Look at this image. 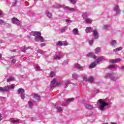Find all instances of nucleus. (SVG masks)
Segmentation results:
<instances>
[{"label":"nucleus","mask_w":124,"mask_h":124,"mask_svg":"<svg viewBox=\"0 0 124 124\" xmlns=\"http://www.w3.org/2000/svg\"><path fill=\"white\" fill-rule=\"evenodd\" d=\"M31 35L35 36L34 41L36 42H43L44 41V39L41 36V33L38 31H32L31 32Z\"/></svg>","instance_id":"f257e3e1"},{"label":"nucleus","mask_w":124,"mask_h":124,"mask_svg":"<svg viewBox=\"0 0 124 124\" xmlns=\"http://www.w3.org/2000/svg\"><path fill=\"white\" fill-rule=\"evenodd\" d=\"M98 101L100 104L99 107V109L101 111H104L105 110V107L109 105V103H106L104 100L99 99Z\"/></svg>","instance_id":"f03ea898"},{"label":"nucleus","mask_w":124,"mask_h":124,"mask_svg":"<svg viewBox=\"0 0 124 124\" xmlns=\"http://www.w3.org/2000/svg\"><path fill=\"white\" fill-rule=\"evenodd\" d=\"M14 88H15V84L8 85L3 88L0 87V92H1V93H6V92H8V91L12 90V89H14Z\"/></svg>","instance_id":"7ed1b4c3"},{"label":"nucleus","mask_w":124,"mask_h":124,"mask_svg":"<svg viewBox=\"0 0 124 124\" xmlns=\"http://www.w3.org/2000/svg\"><path fill=\"white\" fill-rule=\"evenodd\" d=\"M61 85V82H57L56 81V78H54L51 82L50 87L51 88H55L56 86H60Z\"/></svg>","instance_id":"20e7f679"},{"label":"nucleus","mask_w":124,"mask_h":124,"mask_svg":"<svg viewBox=\"0 0 124 124\" xmlns=\"http://www.w3.org/2000/svg\"><path fill=\"white\" fill-rule=\"evenodd\" d=\"M108 77L110 78V80H112V81H116V80H118V78H116L115 75H114V74H111V73L107 74L105 76V78H108Z\"/></svg>","instance_id":"39448f33"},{"label":"nucleus","mask_w":124,"mask_h":124,"mask_svg":"<svg viewBox=\"0 0 124 124\" xmlns=\"http://www.w3.org/2000/svg\"><path fill=\"white\" fill-rule=\"evenodd\" d=\"M93 39H98L99 37V35L98 34V32L97 31V30L94 29L93 31Z\"/></svg>","instance_id":"423d86ee"},{"label":"nucleus","mask_w":124,"mask_h":124,"mask_svg":"<svg viewBox=\"0 0 124 124\" xmlns=\"http://www.w3.org/2000/svg\"><path fill=\"white\" fill-rule=\"evenodd\" d=\"M12 20L13 21V24H15V25H17V26H21L20 20H18L17 18H13L12 19Z\"/></svg>","instance_id":"0eeeda50"},{"label":"nucleus","mask_w":124,"mask_h":124,"mask_svg":"<svg viewBox=\"0 0 124 124\" xmlns=\"http://www.w3.org/2000/svg\"><path fill=\"white\" fill-rule=\"evenodd\" d=\"M113 11L114 12H115L116 15H119L120 14V12H121L119 6H115L114 8Z\"/></svg>","instance_id":"6e6552de"},{"label":"nucleus","mask_w":124,"mask_h":124,"mask_svg":"<svg viewBox=\"0 0 124 124\" xmlns=\"http://www.w3.org/2000/svg\"><path fill=\"white\" fill-rule=\"evenodd\" d=\"M74 100V98H71L67 99L65 103H63L62 104V106H67L68 104H69V102H71V101H73Z\"/></svg>","instance_id":"1a4fd4ad"},{"label":"nucleus","mask_w":124,"mask_h":124,"mask_svg":"<svg viewBox=\"0 0 124 124\" xmlns=\"http://www.w3.org/2000/svg\"><path fill=\"white\" fill-rule=\"evenodd\" d=\"M74 67L75 68H77V69H78L80 71L83 70V66H81L80 64H79L78 63L75 64Z\"/></svg>","instance_id":"9d476101"},{"label":"nucleus","mask_w":124,"mask_h":124,"mask_svg":"<svg viewBox=\"0 0 124 124\" xmlns=\"http://www.w3.org/2000/svg\"><path fill=\"white\" fill-rule=\"evenodd\" d=\"M87 57H88L89 58H93V59H94V60H96V56L93 53H89L87 54Z\"/></svg>","instance_id":"9b49d317"},{"label":"nucleus","mask_w":124,"mask_h":124,"mask_svg":"<svg viewBox=\"0 0 124 124\" xmlns=\"http://www.w3.org/2000/svg\"><path fill=\"white\" fill-rule=\"evenodd\" d=\"M93 28L91 27H87L86 28V29L85 30V32L86 33H89V32H93Z\"/></svg>","instance_id":"f8f14e48"},{"label":"nucleus","mask_w":124,"mask_h":124,"mask_svg":"<svg viewBox=\"0 0 124 124\" xmlns=\"http://www.w3.org/2000/svg\"><path fill=\"white\" fill-rule=\"evenodd\" d=\"M17 93H18V94H22L23 93H25V90L20 88L18 89V90H17Z\"/></svg>","instance_id":"ddd939ff"},{"label":"nucleus","mask_w":124,"mask_h":124,"mask_svg":"<svg viewBox=\"0 0 124 124\" xmlns=\"http://www.w3.org/2000/svg\"><path fill=\"white\" fill-rule=\"evenodd\" d=\"M121 59H117L114 60H112L109 61L110 63H116V62H121Z\"/></svg>","instance_id":"4468645a"},{"label":"nucleus","mask_w":124,"mask_h":124,"mask_svg":"<svg viewBox=\"0 0 124 124\" xmlns=\"http://www.w3.org/2000/svg\"><path fill=\"white\" fill-rule=\"evenodd\" d=\"M88 17H89V15L88 14V13H84L82 14V18L84 19V20H85L86 19H87Z\"/></svg>","instance_id":"2eb2a0df"},{"label":"nucleus","mask_w":124,"mask_h":124,"mask_svg":"<svg viewBox=\"0 0 124 124\" xmlns=\"http://www.w3.org/2000/svg\"><path fill=\"white\" fill-rule=\"evenodd\" d=\"M85 108H86V109H90V110H93V106L86 104L85 105Z\"/></svg>","instance_id":"dca6fc26"},{"label":"nucleus","mask_w":124,"mask_h":124,"mask_svg":"<svg viewBox=\"0 0 124 124\" xmlns=\"http://www.w3.org/2000/svg\"><path fill=\"white\" fill-rule=\"evenodd\" d=\"M104 60V58L102 57H100L98 58L96 60V63H99L101 61H103Z\"/></svg>","instance_id":"f3484780"},{"label":"nucleus","mask_w":124,"mask_h":124,"mask_svg":"<svg viewBox=\"0 0 124 124\" xmlns=\"http://www.w3.org/2000/svg\"><path fill=\"white\" fill-rule=\"evenodd\" d=\"M96 66V62H93L89 66L90 68H94Z\"/></svg>","instance_id":"a211bd4d"},{"label":"nucleus","mask_w":124,"mask_h":124,"mask_svg":"<svg viewBox=\"0 0 124 124\" xmlns=\"http://www.w3.org/2000/svg\"><path fill=\"white\" fill-rule=\"evenodd\" d=\"M46 14L48 18H52V14L51 13L49 12V11H46Z\"/></svg>","instance_id":"6ab92c4d"},{"label":"nucleus","mask_w":124,"mask_h":124,"mask_svg":"<svg viewBox=\"0 0 124 124\" xmlns=\"http://www.w3.org/2000/svg\"><path fill=\"white\" fill-rule=\"evenodd\" d=\"M84 21L86 23H88V24H92V22H93L92 18H86Z\"/></svg>","instance_id":"aec40b11"},{"label":"nucleus","mask_w":124,"mask_h":124,"mask_svg":"<svg viewBox=\"0 0 124 124\" xmlns=\"http://www.w3.org/2000/svg\"><path fill=\"white\" fill-rule=\"evenodd\" d=\"M15 79V78H14V77H10L7 79V82H8V83H10V82L14 81Z\"/></svg>","instance_id":"412c9836"},{"label":"nucleus","mask_w":124,"mask_h":124,"mask_svg":"<svg viewBox=\"0 0 124 124\" xmlns=\"http://www.w3.org/2000/svg\"><path fill=\"white\" fill-rule=\"evenodd\" d=\"M33 97L35 99H37V100H40V96L37 94H35Z\"/></svg>","instance_id":"4be33fe9"},{"label":"nucleus","mask_w":124,"mask_h":124,"mask_svg":"<svg viewBox=\"0 0 124 124\" xmlns=\"http://www.w3.org/2000/svg\"><path fill=\"white\" fill-rule=\"evenodd\" d=\"M65 9H68V11H75V9L72 8H70L68 6H65Z\"/></svg>","instance_id":"5701e85b"},{"label":"nucleus","mask_w":124,"mask_h":124,"mask_svg":"<svg viewBox=\"0 0 124 124\" xmlns=\"http://www.w3.org/2000/svg\"><path fill=\"white\" fill-rule=\"evenodd\" d=\"M21 122V120L18 119L17 120H13L12 121V124H19Z\"/></svg>","instance_id":"b1692460"},{"label":"nucleus","mask_w":124,"mask_h":124,"mask_svg":"<svg viewBox=\"0 0 124 124\" xmlns=\"http://www.w3.org/2000/svg\"><path fill=\"white\" fill-rule=\"evenodd\" d=\"M63 58L62 55H57L54 58V60H60Z\"/></svg>","instance_id":"393cba45"},{"label":"nucleus","mask_w":124,"mask_h":124,"mask_svg":"<svg viewBox=\"0 0 124 124\" xmlns=\"http://www.w3.org/2000/svg\"><path fill=\"white\" fill-rule=\"evenodd\" d=\"M122 50H123V47H118L116 49H113V52H118L119 51H121Z\"/></svg>","instance_id":"a878e982"},{"label":"nucleus","mask_w":124,"mask_h":124,"mask_svg":"<svg viewBox=\"0 0 124 124\" xmlns=\"http://www.w3.org/2000/svg\"><path fill=\"white\" fill-rule=\"evenodd\" d=\"M28 106H29V108L31 109V108H32V106H33V104L32 103V102L29 101Z\"/></svg>","instance_id":"bb28decb"},{"label":"nucleus","mask_w":124,"mask_h":124,"mask_svg":"<svg viewBox=\"0 0 124 124\" xmlns=\"http://www.w3.org/2000/svg\"><path fill=\"white\" fill-rule=\"evenodd\" d=\"M110 44L111 46H115V45L117 44V42L116 41V40H112L110 42Z\"/></svg>","instance_id":"cd10ccee"},{"label":"nucleus","mask_w":124,"mask_h":124,"mask_svg":"<svg viewBox=\"0 0 124 124\" xmlns=\"http://www.w3.org/2000/svg\"><path fill=\"white\" fill-rule=\"evenodd\" d=\"M54 8H61V7H62V5L57 4L54 5Z\"/></svg>","instance_id":"c85d7f7f"},{"label":"nucleus","mask_w":124,"mask_h":124,"mask_svg":"<svg viewBox=\"0 0 124 124\" xmlns=\"http://www.w3.org/2000/svg\"><path fill=\"white\" fill-rule=\"evenodd\" d=\"M68 63V60H66L63 61V62L62 63V65L64 66L65 65H66Z\"/></svg>","instance_id":"c756f323"},{"label":"nucleus","mask_w":124,"mask_h":124,"mask_svg":"<svg viewBox=\"0 0 124 124\" xmlns=\"http://www.w3.org/2000/svg\"><path fill=\"white\" fill-rule=\"evenodd\" d=\"M78 29L77 28L74 29L73 30V32L74 34H77L78 33Z\"/></svg>","instance_id":"7c9ffc66"},{"label":"nucleus","mask_w":124,"mask_h":124,"mask_svg":"<svg viewBox=\"0 0 124 124\" xmlns=\"http://www.w3.org/2000/svg\"><path fill=\"white\" fill-rule=\"evenodd\" d=\"M62 107H58L57 108V112H58V113H60L61 112H62Z\"/></svg>","instance_id":"2f4dec72"},{"label":"nucleus","mask_w":124,"mask_h":124,"mask_svg":"<svg viewBox=\"0 0 124 124\" xmlns=\"http://www.w3.org/2000/svg\"><path fill=\"white\" fill-rule=\"evenodd\" d=\"M72 77L75 79H77V78H78V74H77V73H74L72 75Z\"/></svg>","instance_id":"473e14b6"},{"label":"nucleus","mask_w":124,"mask_h":124,"mask_svg":"<svg viewBox=\"0 0 124 124\" xmlns=\"http://www.w3.org/2000/svg\"><path fill=\"white\" fill-rule=\"evenodd\" d=\"M94 79H93V78L92 77H90L89 78H88V82H93L94 81Z\"/></svg>","instance_id":"72a5a7b5"},{"label":"nucleus","mask_w":124,"mask_h":124,"mask_svg":"<svg viewBox=\"0 0 124 124\" xmlns=\"http://www.w3.org/2000/svg\"><path fill=\"white\" fill-rule=\"evenodd\" d=\"M15 62H16V58H15V57H14L12 58V64H14L15 63Z\"/></svg>","instance_id":"f704fd0d"},{"label":"nucleus","mask_w":124,"mask_h":124,"mask_svg":"<svg viewBox=\"0 0 124 124\" xmlns=\"http://www.w3.org/2000/svg\"><path fill=\"white\" fill-rule=\"evenodd\" d=\"M57 46H62V41H59L57 42V44H56Z\"/></svg>","instance_id":"c9c22d12"},{"label":"nucleus","mask_w":124,"mask_h":124,"mask_svg":"<svg viewBox=\"0 0 124 124\" xmlns=\"http://www.w3.org/2000/svg\"><path fill=\"white\" fill-rule=\"evenodd\" d=\"M70 1L72 4H76V2H77L76 0H70Z\"/></svg>","instance_id":"e433bc0d"},{"label":"nucleus","mask_w":124,"mask_h":124,"mask_svg":"<svg viewBox=\"0 0 124 124\" xmlns=\"http://www.w3.org/2000/svg\"><path fill=\"white\" fill-rule=\"evenodd\" d=\"M35 69L36 71H39V70H40V66H39V65H37L35 67Z\"/></svg>","instance_id":"4c0bfd02"},{"label":"nucleus","mask_w":124,"mask_h":124,"mask_svg":"<svg viewBox=\"0 0 124 124\" xmlns=\"http://www.w3.org/2000/svg\"><path fill=\"white\" fill-rule=\"evenodd\" d=\"M69 84H70V81H67V82H66V83H65L64 84V88H66L67 87H68V85H69Z\"/></svg>","instance_id":"58836bf2"},{"label":"nucleus","mask_w":124,"mask_h":124,"mask_svg":"<svg viewBox=\"0 0 124 124\" xmlns=\"http://www.w3.org/2000/svg\"><path fill=\"white\" fill-rule=\"evenodd\" d=\"M50 77H51V78H53V77H55V72H51L50 73V75H49Z\"/></svg>","instance_id":"ea45409f"},{"label":"nucleus","mask_w":124,"mask_h":124,"mask_svg":"<svg viewBox=\"0 0 124 124\" xmlns=\"http://www.w3.org/2000/svg\"><path fill=\"white\" fill-rule=\"evenodd\" d=\"M108 68H110L111 69H115L116 67H115V65H110L108 66Z\"/></svg>","instance_id":"a19ab883"},{"label":"nucleus","mask_w":124,"mask_h":124,"mask_svg":"<svg viewBox=\"0 0 124 124\" xmlns=\"http://www.w3.org/2000/svg\"><path fill=\"white\" fill-rule=\"evenodd\" d=\"M95 53L96 54H97L98 53H100V48L99 47H97L96 49H95Z\"/></svg>","instance_id":"79ce46f5"},{"label":"nucleus","mask_w":124,"mask_h":124,"mask_svg":"<svg viewBox=\"0 0 124 124\" xmlns=\"http://www.w3.org/2000/svg\"><path fill=\"white\" fill-rule=\"evenodd\" d=\"M88 80V78H87V76H84L83 78V80L84 81V82H87Z\"/></svg>","instance_id":"37998d69"},{"label":"nucleus","mask_w":124,"mask_h":124,"mask_svg":"<svg viewBox=\"0 0 124 124\" xmlns=\"http://www.w3.org/2000/svg\"><path fill=\"white\" fill-rule=\"evenodd\" d=\"M20 97L21 99H25V93L21 94Z\"/></svg>","instance_id":"c03bdc74"},{"label":"nucleus","mask_w":124,"mask_h":124,"mask_svg":"<svg viewBox=\"0 0 124 124\" xmlns=\"http://www.w3.org/2000/svg\"><path fill=\"white\" fill-rule=\"evenodd\" d=\"M28 49H29V48H28L27 47H24L22 49V52H24L25 53V52H26V51H27V50H28Z\"/></svg>","instance_id":"a18cd8bd"},{"label":"nucleus","mask_w":124,"mask_h":124,"mask_svg":"<svg viewBox=\"0 0 124 124\" xmlns=\"http://www.w3.org/2000/svg\"><path fill=\"white\" fill-rule=\"evenodd\" d=\"M67 45H68L67 42H64L62 43V46H67Z\"/></svg>","instance_id":"49530a36"},{"label":"nucleus","mask_w":124,"mask_h":124,"mask_svg":"<svg viewBox=\"0 0 124 124\" xmlns=\"http://www.w3.org/2000/svg\"><path fill=\"white\" fill-rule=\"evenodd\" d=\"M65 27H63L62 28L61 32H64L65 31Z\"/></svg>","instance_id":"de8ad7c7"},{"label":"nucleus","mask_w":124,"mask_h":124,"mask_svg":"<svg viewBox=\"0 0 124 124\" xmlns=\"http://www.w3.org/2000/svg\"><path fill=\"white\" fill-rule=\"evenodd\" d=\"M109 28V26L108 25H105L103 27V29L104 30H107V29H108Z\"/></svg>","instance_id":"09e8293b"},{"label":"nucleus","mask_w":124,"mask_h":124,"mask_svg":"<svg viewBox=\"0 0 124 124\" xmlns=\"http://www.w3.org/2000/svg\"><path fill=\"white\" fill-rule=\"evenodd\" d=\"M38 53H39L40 54H44V51L41 50H39L37 51Z\"/></svg>","instance_id":"8fccbe9b"},{"label":"nucleus","mask_w":124,"mask_h":124,"mask_svg":"<svg viewBox=\"0 0 124 124\" xmlns=\"http://www.w3.org/2000/svg\"><path fill=\"white\" fill-rule=\"evenodd\" d=\"M65 22L66 23H71L72 21L70 19H66Z\"/></svg>","instance_id":"3c124183"},{"label":"nucleus","mask_w":124,"mask_h":124,"mask_svg":"<svg viewBox=\"0 0 124 124\" xmlns=\"http://www.w3.org/2000/svg\"><path fill=\"white\" fill-rule=\"evenodd\" d=\"M93 40H90L89 41L90 45H93Z\"/></svg>","instance_id":"603ef678"},{"label":"nucleus","mask_w":124,"mask_h":124,"mask_svg":"<svg viewBox=\"0 0 124 124\" xmlns=\"http://www.w3.org/2000/svg\"><path fill=\"white\" fill-rule=\"evenodd\" d=\"M2 14H3V13L1 10L0 9V17H2Z\"/></svg>","instance_id":"864d4df0"},{"label":"nucleus","mask_w":124,"mask_h":124,"mask_svg":"<svg viewBox=\"0 0 124 124\" xmlns=\"http://www.w3.org/2000/svg\"><path fill=\"white\" fill-rule=\"evenodd\" d=\"M16 4H17V1H16L15 2L13 3V6H15L16 5Z\"/></svg>","instance_id":"5fc2aeb1"},{"label":"nucleus","mask_w":124,"mask_h":124,"mask_svg":"<svg viewBox=\"0 0 124 124\" xmlns=\"http://www.w3.org/2000/svg\"><path fill=\"white\" fill-rule=\"evenodd\" d=\"M3 23H4V21H3L2 20H0V24L1 25Z\"/></svg>","instance_id":"6e6d98bb"},{"label":"nucleus","mask_w":124,"mask_h":124,"mask_svg":"<svg viewBox=\"0 0 124 124\" xmlns=\"http://www.w3.org/2000/svg\"><path fill=\"white\" fill-rule=\"evenodd\" d=\"M119 69L124 70V65L123 66L119 67Z\"/></svg>","instance_id":"4d7b16f0"},{"label":"nucleus","mask_w":124,"mask_h":124,"mask_svg":"<svg viewBox=\"0 0 124 124\" xmlns=\"http://www.w3.org/2000/svg\"><path fill=\"white\" fill-rule=\"evenodd\" d=\"M0 121H2V116L1 113H0Z\"/></svg>","instance_id":"13d9d810"},{"label":"nucleus","mask_w":124,"mask_h":124,"mask_svg":"<svg viewBox=\"0 0 124 124\" xmlns=\"http://www.w3.org/2000/svg\"><path fill=\"white\" fill-rule=\"evenodd\" d=\"M31 122H33V121H35V118L32 117L31 118Z\"/></svg>","instance_id":"bf43d9fd"},{"label":"nucleus","mask_w":124,"mask_h":124,"mask_svg":"<svg viewBox=\"0 0 124 124\" xmlns=\"http://www.w3.org/2000/svg\"><path fill=\"white\" fill-rule=\"evenodd\" d=\"M45 45H46L45 44L43 43L41 44V46L42 47H44V46H45Z\"/></svg>","instance_id":"052dcab7"},{"label":"nucleus","mask_w":124,"mask_h":124,"mask_svg":"<svg viewBox=\"0 0 124 124\" xmlns=\"http://www.w3.org/2000/svg\"><path fill=\"white\" fill-rule=\"evenodd\" d=\"M95 93H99V91L98 90H96L95 91Z\"/></svg>","instance_id":"680f3d73"},{"label":"nucleus","mask_w":124,"mask_h":124,"mask_svg":"<svg viewBox=\"0 0 124 124\" xmlns=\"http://www.w3.org/2000/svg\"><path fill=\"white\" fill-rule=\"evenodd\" d=\"M110 124H117L116 123H115V122H111Z\"/></svg>","instance_id":"e2e57ef3"},{"label":"nucleus","mask_w":124,"mask_h":124,"mask_svg":"<svg viewBox=\"0 0 124 124\" xmlns=\"http://www.w3.org/2000/svg\"><path fill=\"white\" fill-rule=\"evenodd\" d=\"M2 42L1 41V40H0V43H2Z\"/></svg>","instance_id":"0e129e2a"},{"label":"nucleus","mask_w":124,"mask_h":124,"mask_svg":"<svg viewBox=\"0 0 124 124\" xmlns=\"http://www.w3.org/2000/svg\"><path fill=\"white\" fill-rule=\"evenodd\" d=\"M12 52H15V50H12Z\"/></svg>","instance_id":"69168bd1"},{"label":"nucleus","mask_w":124,"mask_h":124,"mask_svg":"<svg viewBox=\"0 0 124 124\" xmlns=\"http://www.w3.org/2000/svg\"><path fill=\"white\" fill-rule=\"evenodd\" d=\"M34 0V1H36L37 0Z\"/></svg>","instance_id":"338daca9"}]
</instances>
